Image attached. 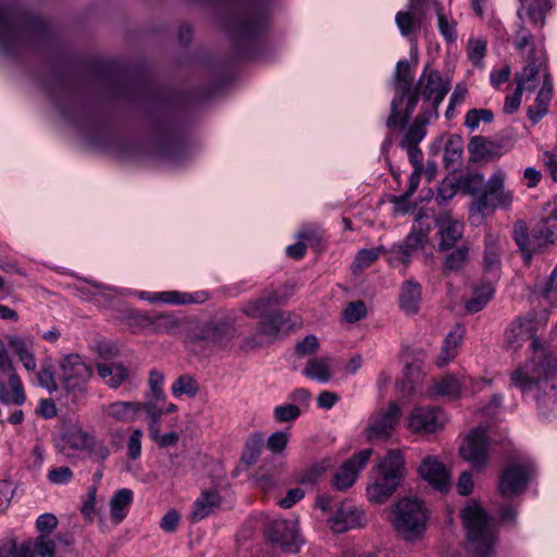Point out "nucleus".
<instances>
[{"mask_svg": "<svg viewBox=\"0 0 557 557\" xmlns=\"http://www.w3.org/2000/svg\"><path fill=\"white\" fill-rule=\"evenodd\" d=\"M66 288L79 299L94 302L98 307H108L115 304L120 298L131 296L149 304L170 306L199 305L206 302L209 298V294L206 290L191 293L181 290H134L83 277L76 278L74 283L66 285Z\"/></svg>", "mask_w": 557, "mask_h": 557, "instance_id": "f257e3e1", "label": "nucleus"}, {"mask_svg": "<svg viewBox=\"0 0 557 557\" xmlns=\"http://www.w3.org/2000/svg\"><path fill=\"white\" fill-rule=\"evenodd\" d=\"M468 549L473 557H491L495 552L497 530L493 518L476 500H469L460 511Z\"/></svg>", "mask_w": 557, "mask_h": 557, "instance_id": "f03ea898", "label": "nucleus"}, {"mask_svg": "<svg viewBox=\"0 0 557 557\" xmlns=\"http://www.w3.org/2000/svg\"><path fill=\"white\" fill-rule=\"evenodd\" d=\"M413 71L408 60H399L395 66L392 83L394 97L386 121L388 128H404L417 108V95L412 92Z\"/></svg>", "mask_w": 557, "mask_h": 557, "instance_id": "7ed1b4c3", "label": "nucleus"}, {"mask_svg": "<svg viewBox=\"0 0 557 557\" xmlns=\"http://www.w3.org/2000/svg\"><path fill=\"white\" fill-rule=\"evenodd\" d=\"M373 476L367 486L366 495L371 503H385L400 485L405 476V459L400 450H389L372 469Z\"/></svg>", "mask_w": 557, "mask_h": 557, "instance_id": "20e7f679", "label": "nucleus"}, {"mask_svg": "<svg viewBox=\"0 0 557 557\" xmlns=\"http://www.w3.org/2000/svg\"><path fill=\"white\" fill-rule=\"evenodd\" d=\"M544 384H549L552 389L557 385V354L535 352L532 359L510 373V386L522 393L541 388Z\"/></svg>", "mask_w": 557, "mask_h": 557, "instance_id": "39448f33", "label": "nucleus"}, {"mask_svg": "<svg viewBox=\"0 0 557 557\" xmlns=\"http://www.w3.org/2000/svg\"><path fill=\"white\" fill-rule=\"evenodd\" d=\"M392 523L394 528L406 539L420 537L426 530V509L417 497H404L392 509Z\"/></svg>", "mask_w": 557, "mask_h": 557, "instance_id": "423d86ee", "label": "nucleus"}, {"mask_svg": "<svg viewBox=\"0 0 557 557\" xmlns=\"http://www.w3.org/2000/svg\"><path fill=\"white\" fill-rule=\"evenodd\" d=\"M505 173L495 171L486 182L483 193L478 196L470 208V219L482 218L495 209H507L513 200V193L505 189Z\"/></svg>", "mask_w": 557, "mask_h": 557, "instance_id": "0eeeda50", "label": "nucleus"}, {"mask_svg": "<svg viewBox=\"0 0 557 557\" xmlns=\"http://www.w3.org/2000/svg\"><path fill=\"white\" fill-rule=\"evenodd\" d=\"M450 88V82L443 78L442 74L426 64L420 74L412 92L417 95V101L421 96L426 102L422 111L428 112L431 117L438 116V107L445 99Z\"/></svg>", "mask_w": 557, "mask_h": 557, "instance_id": "6e6552de", "label": "nucleus"}, {"mask_svg": "<svg viewBox=\"0 0 557 557\" xmlns=\"http://www.w3.org/2000/svg\"><path fill=\"white\" fill-rule=\"evenodd\" d=\"M536 470L530 459L511 460L499 473L497 490L505 498H513L523 494L535 475Z\"/></svg>", "mask_w": 557, "mask_h": 557, "instance_id": "1a4fd4ad", "label": "nucleus"}, {"mask_svg": "<svg viewBox=\"0 0 557 557\" xmlns=\"http://www.w3.org/2000/svg\"><path fill=\"white\" fill-rule=\"evenodd\" d=\"M94 370L82 356L67 354L60 358L57 377L67 393H83Z\"/></svg>", "mask_w": 557, "mask_h": 557, "instance_id": "9d476101", "label": "nucleus"}, {"mask_svg": "<svg viewBox=\"0 0 557 557\" xmlns=\"http://www.w3.org/2000/svg\"><path fill=\"white\" fill-rule=\"evenodd\" d=\"M490 445L486 428L479 425L467 434L459 446V455L473 470L483 471L488 465Z\"/></svg>", "mask_w": 557, "mask_h": 557, "instance_id": "9b49d317", "label": "nucleus"}, {"mask_svg": "<svg viewBox=\"0 0 557 557\" xmlns=\"http://www.w3.org/2000/svg\"><path fill=\"white\" fill-rule=\"evenodd\" d=\"M513 239L521 250L525 262H529L534 253L544 246L554 242V231L544 223L535 222L529 232L523 221H518L513 226Z\"/></svg>", "mask_w": 557, "mask_h": 557, "instance_id": "f8f14e48", "label": "nucleus"}, {"mask_svg": "<svg viewBox=\"0 0 557 557\" xmlns=\"http://www.w3.org/2000/svg\"><path fill=\"white\" fill-rule=\"evenodd\" d=\"M372 455V448H364L356 451L334 472L331 480L332 487L339 492H345L352 487L357 482L359 474L370 461Z\"/></svg>", "mask_w": 557, "mask_h": 557, "instance_id": "ddd939ff", "label": "nucleus"}, {"mask_svg": "<svg viewBox=\"0 0 557 557\" xmlns=\"http://www.w3.org/2000/svg\"><path fill=\"white\" fill-rule=\"evenodd\" d=\"M431 231L430 223H423V216H419L413 224L411 232L406 237V240L395 246L391 250L389 262L407 264L410 262L411 257L423 249L429 242V234Z\"/></svg>", "mask_w": 557, "mask_h": 557, "instance_id": "4468645a", "label": "nucleus"}, {"mask_svg": "<svg viewBox=\"0 0 557 557\" xmlns=\"http://www.w3.org/2000/svg\"><path fill=\"white\" fill-rule=\"evenodd\" d=\"M27 30L22 12L0 7V49L9 51L18 46Z\"/></svg>", "mask_w": 557, "mask_h": 557, "instance_id": "2eb2a0df", "label": "nucleus"}, {"mask_svg": "<svg viewBox=\"0 0 557 557\" xmlns=\"http://www.w3.org/2000/svg\"><path fill=\"white\" fill-rule=\"evenodd\" d=\"M547 321L545 315L542 320L537 321L533 318H519L513 321L505 333V343L508 349L517 351L522 347L527 341H532L531 346L535 352L539 351V341L535 338V333L541 325Z\"/></svg>", "mask_w": 557, "mask_h": 557, "instance_id": "dca6fc26", "label": "nucleus"}, {"mask_svg": "<svg viewBox=\"0 0 557 557\" xmlns=\"http://www.w3.org/2000/svg\"><path fill=\"white\" fill-rule=\"evenodd\" d=\"M300 318L292 312L273 310L269 311L257 325V332L269 342H273L281 334L288 333L300 325Z\"/></svg>", "mask_w": 557, "mask_h": 557, "instance_id": "f3484780", "label": "nucleus"}, {"mask_svg": "<svg viewBox=\"0 0 557 557\" xmlns=\"http://www.w3.org/2000/svg\"><path fill=\"white\" fill-rule=\"evenodd\" d=\"M400 408L396 403L391 401L386 408L373 413L366 429V436L369 441H386L389 438L399 421Z\"/></svg>", "mask_w": 557, "mask_h": 557, "instance_id": "a211bd4d", "label": "nucleus"}, {"mask_svg": "<svg viewBox=\"0 0 557 557\" xmlns=\"http://www.w3.org/2000/svg\"><path fill=\"white\" fill-rule=\"evenodd\" d=\"M491 381L485 379H473L462 375L460 379L455 375H446L433 386V394L456 399L462 395L478 393L483 385H490Z\"/></svg>", "mask_w": 557, "mask_h": 557, "instance_id": "6ab92c4d", "label": "nucleus"}, {"mask_svg": "<svg viewBox=\"0 0 557 557\" xmlns=\"http://www.w3.org/2000/svg\"><path fill=\"white\" fill-rule=\"evenodd\" d=\"M267 537L287 552L296 553L304 543L298 533L297 520L274 519L265 529Z\"/></svg>", "mask_w": 557, "mask_h": 557, "instance_id": "aec40b11", "label": "nucleus"}, {"mask_svg": "<svg viewBox=\"0 0 557 557\" xmlns=\"http://www.w3.org/2000/svg\"><path fill=\"white\" fill-rule=\"evenodd\" d=\"M447 422L445 412L437 407H416L408 417V428L414 433H433Z\"/></svg>", "mask_w": 557, "mask_h": 557, "instance_id": "412c9836", "label": "nucleus"}, {"mask_svg": "<svg viewBox=\"0 0 557 557\" xmlns=\"http://www.w3.org/2000/svg\"><path fill=\"white\" fill-rule=\"evenodd\" d=\"M329 528L335 533L360 528L366 523L364 512L350 503H342L335 511L326 518Z\"/></svg>", "mask_w": 557, "mask_h": 557, "instance_id": "4be33fe9", "label": "nucleus"}, {"mask_svg": "<svg viewBox=\"0 0 557 557\" xmlns=\"http://www.w3.org/2000/svg\"><path fill=\"white\" fill-rule=\"evenodd\" d=\"M546 62L545 51L541 48L534 49L529 55L528 64L516 74V88L521 91H533L539 85L542 69L544 67L543 74L547 72Z\"/></svg>", "mask_w": 557, "mask_h": 557, "instance_id": "5701e85b", "label": "nucleus"}, {"mask_svg": "<svg viewBox=\"0 0 557 557\" xmlns=\"http://www.w3.org/2000/svg\"><path fill=\"white\" fill-rule=\"evenodd\" d=\"M418 473L433 488L442 493L450 487L449 471L436 456L424 457L418 468Z\"/></svg>", "mask_w": 557, "mask_h": 557, "instance_id": "b1692460", "label": "nucleus"}, {"mask_svg": "<svg viewBox=\"0 0 557 557\" xmlns=\"http://www.w3.org/2000/svg\"><path fill=\"white\" fill-rule=\"evenodd\" d=\"M438 251L450 250L462 238L463 223L448 213L441 214L436 220Z\"/></svg>", "mask_w": 557, "mask_h": 557, "instance_id": "393cba45", "label": "nucleus"}, {"mask_svg": "<svg viewBox=\"0 0 557 557\" xmlns=\"http://www.w3.org/2000/svg\"><path fill=\"white\" fill-rule=\"evenodd\" d=\"M91 435L78 425L69 426L55 442V448L67 457L77 451H85Z\"/></svg>", "mask_w": 557, "mask_h": 557, "instance_id": "a878e982", "label": "nucleus"}, {"mask_svg": "<svg viewBox=\"0 0 557 557\" xmlns=\"http://www.w3.org/2000/svg\"><path fill=\"white\" fill-rule=\"evenodd\" d=\"M423 12L418 1H410L404 10L396 13L395 23L403 37L410 38L421 28Z\"/></svg>", "mask_w": 557, "mask_h": 557, "instance_id": "bb28decb", "label": "nucleus"}, {"mask_svg": "<svg viewBox=\"0 0 557 557\" xmlns=\"http://www.w3.org/2000/svg\"><path fill=\"white\" fill-rule=\"evenodd\" d=\"M553 99V78L548 72L543 75L542 86L536 98L527 110L528 119L533 123H539L547 113Z\"/></svg>", "mask_w": 557, "mask_h": 557, "instance_id": "cd10ccee", "label": "nucleus"}, {"mask_svg": "<svg viewBox=\"0 0 557 557\" xmlns=\"http://www.w3.org/2000/svg\"><path fill=\"white\" fill-rule=\"evenodd\" d=\"M282 297L275 289L264 290L258 298L251 299L242 306V312L251 319H262L273 305L282 302Z\"/></svg>", "mask_w": 557, "mask_h": 557, "instance_id": "c85d7f7f", "label": "nucleus"}, {"mask_svg": "<svg viewBox=\"0 0 557 557\" xmlns=\"http://www.w3.org/2000/svg\"><path fill=\"white\" fill-rule=\"evenodd\" d=\"M504 250V245L500 237L488 231L484 236V251H483V262L484 270L487 273H492L496 276L497 272L500 269V256Z\"/></svg>", "mask_w": 557, "mask_h": 557, "instance_id": "c756f323", "label": "nucleus"}, {"mask_svg": "<svg viewBox=\"0 0 557 557\" xmlns=\"http://www.w3.org/2000/svg\"><path fill=\"white\" fill-rule=\"evenodd\" d=\"M265 26L263 17L255 11H244L234 22L232 32L239 38H251L258 35Z\"/></svg>", "mask_w": 557, "mask_h": 557, "instance_id": "7c9ffc66", "label": "nucleus"}, {"mask_svg": "<svg viewBox=\"0 0 557 557\" xmlns=\"http://www.w3.org/2000/svg\"><path fill=\"white\" fill-rule=\"evenodd\" d=\"M96 369L99 377L110 388H117L129 377V369L122 362H98Z\"/></svg>", "mask_w": 557, "mask_h": 557, "instance_id": "2f4dec72", "label": "nucleus"}, {"mask_svg": "<svg viewBox=\"0 0 557 557\" xmlns=\"http://www.w3.org/2000/svg\"><path fill=\"white\" fill-rule=\"evenodd\" d=\"M552 5V0H520L518 15L521 20L528 18L536 27H543Z\"/></svg>", "mask_w": 557, "mask_h": 557, "instance_id": "473e14b6", "label": "nucleus"}, {"mask_svg": "<svg viewBox=\"0 0 557 557\" xmlns=\"http://www.w3.org/2000/svg\"><path fill=\"white\" fill-rule=\"evenodd\" d=\"M294 367L309 379L313 377V336L308 335L295 347Z\"/></svg>", "mask_w": 557, "mask_h": 557, "instance_id": "72a5a7b5", "label": "nucleus"}, {"mask_svg": "<svg viewBox=\"0 0 557 557\" xmlns=\"http://www.w3.org/2000/svg\"><path fill=\"white\" fill-rule=\"evenodd\" d=\"M422 288L421 285L413 281H406L399 294V306L406 314H416L420 309Z\"/></svg>", "mask_w": 557, "mask_h": 557, "instance_id": "f704fd0d", "label": "nucleus"}, {"mask_svg": "<svg viewBox=\"0 0 557 557\" xmlns=\"http://www.w3.org/2000/svg\"><path fill=\"white\" fill-rule=\"evenodd\" d=\"M0 400L4 405L21 406L25 401L24 388L21 380L15 373L8 375V382H4L0 375Z\"/></svg>", "mask_w": 557, "mask_h": 557, "instance_id": "c9c22d12", "label": "nucleus"}, {"mask_svg": "<svg viewBox=\"0 0 557 557\" xmlns=\"http://www.w3.org/2000/svg\"><path fill=\"white\" fill-rule=\"evenodd\" d=\"M143 411L141 403L139 401H113L107 407V414L119 422H133Z\"/></svg>", "mask_w": 557, "mask_h": 557, "instance_id": "e433bc0d", "label": "nucleus"}, {"mask_svg": "<svg viewBox=\"0 0 557 557\" xmlns=\"http://www.w3.org/2000/svg\"><path fill=\"white\" fill-rule=\"evenodd\" d=\"M235 336L233 325L227 321H219L208 324L203 330V337L216 347H223Z\"/></svg>", "mask_w": 557, "mask_h": 557, "instance_id": "4c0bfd02", "label": "nucleus"}, {"mask_svg": "<svg viewBox=\"0 0 557 557\" xmlns=\"http://www.w3.org/2000/svg\"><path fill=\"white\" fill-rule=\"evenodd\" d=\"M146 326L154 333L174 334L181 326V320L171 312H162L157 315H146L144 318Z\"/></svg>", "mask_w": 557, "mask_h": 557, "instance_id": "58836bf2", "label": "nucleus"}, {"mask_svg": "<svg viewBox=\"0 0 557 557\" xmlns=\"http://www.w3.org/2000/svg\"><path fill=\"white\" fill-rule=\"evenodd\" d=\"M465 331L462 326L456 325L445 337L442 350L436 359L438 367L449 363L457 355V347L463 337Z\"/></svg>", "mask_w": 557, "mask_h": 557, "instance_id": "ea45409f", "label": "nucleus"}, {"mask_svg": "<svg viewBox=\"0 0 557 557\" xmlns=\"http://www.w3.org/2000/svg\"><path fill=\"white\" fill-rule=\"evenodd\" d=\"M220 506V495L215 491H205L195 500L191 517L194 520H202L213 513Z\"/></svg>", "mask_w": 557, "mask_h": 557, "instance_id": "a19ab883", "label": "nucleus"}, {"mask_svg": "<svg viewBox=\"0 0 557 557\" xmlns=\"http://www.w3.org/2000/svg\"><path fill=\"white\" fill-rule=\"evenodd\" d=\"M133 502V492L128 488H120L110 499V515L115 523H120L127 515Z\"/></svg>", "mask_w": 557, "mask_h": 557, "instance_id": "79ce46f5", "label": "nucleus"}, {"mask_svg": "<svg viewBox=\"0 0 557 557\" xmlns=\"http://www.w3.org/2000/svg\"><path fill=\"white\" fill-rule=\"evenodd\" d=\"M433 119L428 112L421 111L412 125L406 131L400 146H419L426 135L425 126Z\"/></svg>", "mask_w": 557, "mask_h": 557, "instance_id": "37998d69", "label": "nucleus"}, {"mask_svg": "<svg viewBox=\"0 0 557 557\" xmlns=\"http://www.w3.org/2000/svg\"><path fill=\"white\" fill-rule=\"evenodd\" d=\"M58 542L48 534H40L34 542H30L33 556L38 557H63V552Z\"/></svg>", "mask_w": 557, "mask_h": 557, "instance_id": "c03bdc74", "label": "nucleus"}, {"mask_svg": "<svg viewBox=\"0 0 557 557\" xmlns=\"http://www.w3.org/2000/svg\"><path fill=\"white\" fill-rule=\"evenodd\" d=\"M494 295V287L491 282L482 283L473 290V296L466 302V310L475 313L482 310Z\"/></svg>", "mask_w": 557, "mask_h": 557, "instance_id": "a18cd8bd", "label": "nucleus"}, {"mask_svg": "<svg viewBox=\"0 0 557 557\" xmlns=\"http://www.w3.org/2000/svg\"><path fill=\"white\" fill-rule=\"evenodd\" d=\"M448 251L444 260V270L446 272H458L462 270L469 260V247L462 244Z\"/></svg>", "mask_w": 557, "mask_h": 557, "instance_id": "49530a36", "label": "nucleus"}, {"mask_svg": "<svg viewBox=\"0 0 557 557\" xmlns=\"http://www.w3.org/2000/svg\"><path fill=\"white\" fill-rule=\"evenodd\" d=\"M312 238V232L309 228L299 230L295 234L296 242L285 247V255L295 260L302 259L307 253L308 243Z\"/></svg>", "mask_w": 557, "mask_h": 557, "instance_id": "de8ad7c7", "label": "nucleus"}, {"mask_svg": "<svg viewBox=\"0 0 557 557\" xmlns=\"http://www.w3.org/2000/svg\"><path fill=\"white\" fill-rule=\"evenodd\" d=\"M198 389L199 386L196 380L188 374L178 376L171 386V393L176 398L182 396H187L189 398L195 397Z\"/></svg>", "mask_w": 557, "mask_h": 557, "instance_id": "09e8293b", "label": "nucleus"}, {"mask_svg": "<svg viewBox=\"0 0 557 557\" xmlns=\"http://www.w3.org/2000/svg\"><path fill=\"white\" fill-rule=\"evenodd\" d=\"M383 252V247H375L369 249H361L356 255L351 264L355 274L361 273L369 268Z\"/></svg>", "mask_w": 557, "mask_h": 557, "instance_id": "8fccbe9b", "label": "nucleus"}, {"mask_svg": "<svg viewBox=\"0 0 557 557\" xmlns=\"http://www.w3.org/2000/svg\"><path fill=\"white\" fill-rule=\"evenodd\" d=\"M0 557H34L30 542L17 545L14 540L0 543Z\"/></svg>", "mask_w": 557, "mask_h": 557, "instance_id": "3c124183", "label": "nucleus"}, {"mask_svg": "<svg viewBox=\"0 0 557 557\" xmlns=\"http://www.w3.org/2000/svg\"><path fill=\"white\" fill-rule=\"evenodd\" d=\"M437 27L441 35L449 42H454L457 39L456 22L455 20L446 14L442 8L437 9Z\"/></svg>", "mask_w": 557, "mask_h": 557, "instance_id": "603ef678", "label": "nucleus"}, {"mask_svg": "<svg viewBox=\"0 0 557 557\" xmlns=\"http://www.w3.org/2000/svg\"><path fill=\"white\" fill-rule=\"evenodd\" d=\"M165 376L162 372L153 369L149 373V396L156 401L165 403L166 395L163 388Z\"/></svg>", "mask_w": 557, "mask_h": 557, "instance_id": "864d4df0", "label": "nucleus"}, {"mask_svg": "<svg viewBox=\"0 0 557 557\" xmlns=\"http://www.w3.org/2000/svg\"><path fill=\"white\" fill-rule=\"evenodd\" d=\"M261 450H262V440L258 434H255L247 441L245 449L242 455V460L246 465L250 466L258 460V458L261 454Z\"/></svg>", "mask_w": 557, "mask_h": 557, "instance_id": "5fc2aeb1", "label": "nucleus"}, {"mask_svg": "<svg viewBox=\"0 0 557 557\" xmlns=\"http://www.w3.org/2000/svg\"><path fill=\"white\" fill-rule=\"evenodd\" d=\"M459 186L455 178L446 177L437 188L436 201L440 205H446L454 198Z\"/></svg>", "mask_w": 557, "mask_h": 557, "instance_id": "6e6d98bb", "label": "nucleus"}, {"mask_svg": "<svg viewBox=\"0 0 557 557\" xmlns=\"http://www.w3.org/2000/svg\"><path fill=\"white\" fill-rule=\"evenodd\" d=\"M486 40L478 38L469 40L468 59L475 66H482V61L486 52Z\"/></svg>", "mask_w": 557, "mask_h": 557, "instance_id": "4d7b16f0", "label": "nucleus"}, {"mask_svg": "<svg viewBox=\"0 0 557 557\" xmlns=\"http://www.w3.org/2000/svg\"><path fill=\"white\" fill-rule=\"evenodd\" d=\"M367 315V307L363 301L356 300L349 302L343 312V318L348 323L360 321Z\"/></svg>", "mask_w": 557, "mask_h": 557, "instance_id": "13d9d810", "label": "nucleus"}, {"mask_svg": "<svg viewBox=\"0 0 557 557\" xmlns=\"http://www.w3.org/2000/svg\"><path fill=\"white\" fill-rule=\"evenodd\" d=\"M300 414L301 408L298 405L283 404L274 408V418L281 423L296 420Z\"/></svg>", "mask_w": 557, "mask_h": 557, "instance_id": "bf43d9fd", "label": "nucleus"}, {"mask_svg": "<svg viewBox=\"0 0 557 557\" xmlns=\"http://www.w3.org/2000/svg\"><path fill=\"white\" fill-rule=\"evenodd\" d=\"M38 383L40 386L52 393L58 389L57 372L53 371L51 366H42L38 373Z\"/></svg>", "mask_w": 557, "mask_h": 557, "instance_id": "052dcab7", "label": "nucleus"}, {"mask_svg": "<svg viewBox=\"0 0 557 557\" xmlns=\"http://www.w3.org/2000/svg\"><path fill=\"white\" fill-rule=\"evenodd\" d=\"M74 476L73 471L65 466L52 468L48 471L47 478L50 483L55 485L69 484Z\"/></svg>", "mask_w": 557, "mask_h": 557, "instance_id": "680f3d73", "label": "nucleus"}, {"mask_svg": "<svg viewBox=\"0 0 557 557\" xmlns=\"http://www.w3.org/2000/svg\"><path fill=\"white\" fill-rule=\"evenodd\" d=\"M537 408L540 413L546 419L549 420L557 416V398L555 393L548 395L545 398L536 399Z\"/></svg>", "mask_w": 557, "mask_h": 557, "instance_id": "e2e57ef3", "label": "nucleus"}, {"mask_svg": "<svg viewBox=\"0 0 557 557\" xmlns=\"http://www.w3.org/2000/svg\"><path fill=\"white\" fill-rule=\"evenodd\" d=\"M85 453H87L88 456L95 461H103L109 457L110 449L103 442L97 441L94 436H91L90 443L87 446Z\"/></svg>", "mask_w": 557, "mask_h": 557, "instance_id": "0e129e2a", "label": "nucleus"}, {"mask_svg": "<svg viewBox=\"0 0 557 557\" xmlns=\"http://www.w3.org/2000/svg\"><path fill=\"white\" fill-rule=\"evenodd\" d=\"M143 435L144 433L140 429L132 431L127 441V455L131 459H137L140 456Z\"/></svg>", "mask_w": 557, "mask_h": 557, "instance_id": "69168bd1", "label": "nucleus"}, {"mask_svg": "<svg viewBox=\"0 0 557 557\" xmlns=\"http://www.w3.org/2000/svg\"><path fill=\"white\" fill-rule=\"evenodd\" d=\"M288 443V434L286 432H275L268 438L267 446L273 453H281Z\"/></svg>", "mask_w": 557, "mask_h": 557, "instance_id": "338daca9", "label": "nucleus"}, {"mask_svg": "<svg viewBox=\"0 0 557 557\" xmlns=\"http://www.w3.org/2000/svg\"><path fill=\"white\" fill-rule=\"evenodd\" d=\"M537 223H544V225L550 227L552 231L557 227V201L547 205L545 214Z\"/></svg>", "mask_w": 557, "mask_h": 557, "instance_id": "774afa93", "label": "nucleus"}]
</instances>
